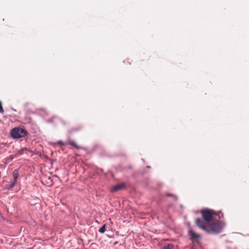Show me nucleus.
<instances>
[{
  "label": "nucleus",
  "instance_id": "obj_1",
  "mask_svg": "<svg viewBox=\"0 0 249 249\" xmlns=\"http://www.w3.org/2000/svg\"><path fill=\"white\" fill-rule=\"evenodd\" d=\"M196 225L208 233L218 234L221 232L224 225L219 220H215L205 225L202 219L198 218L196 220Z\"/></svg>",
  "mask_w": 249,
  "mask_h": 249
},
{
  "label": "nucleus",
  "instance_id": "obj_2",
  "mask_svg": "<svg viewBox=\"0 0 249 249\" xmlns=\"http://www.w3.org/2000/svg\"><path fill=\"white\" fill-rule=\"evenodd\" d=\"M220 213H216L214 211L211 209L201 210V213L203 218L202 220L205 222V225H207L211 222L214 215H218L219 218H220V216L219 215Z\"/></svg>",
  "mask_w": 249,
  "mask_h": 249
},
{
  "label": "nucleus",
  "instance_id": "obj_3",
  "mask_svg": "<svg viewBox=\"0 0 249 249\" xmlns=\"http://www.w3.org/2000/svg\"><path fill=\"white\" fill-rule=\"evenodd\" d=\"M28 133L24 129L17 127L13 128L10 132L11 136L14 139H19L25 137Z\"/></svg>",
  "mask_w": 249,
  "mask_h": 249
},
{
  "label": "nucleus",
  "instance_id": "obj_4",
  "mask_svg": "<svg viewBox=\"0 0 249 249\" xmlns=\"http://www.w3.org/2000/svg\"><path fill=\"white\" fill-rule=\"evenodd\" d=\"M59 144L61 146H65L67 144H70L71 146H73V147H74L75 148H76V149H80L81 148V146L78 145L75 142H74V141H71V140H69V142H63V141H59L58 142H54V143H53L52 144L54 145L55 144Z\"/></svg>",
  "mask_w": 249,
  "mask_h": 249
},
{
  "label": "nucleus",
  "instance_id": "obj_5",
  "mask_svg": "<svg viewBox=\"0 0 249 249\" xmlns=\"http://www.w3.org/2000/svg\"><path fill=\"white\" fill-rule=\"evenodd\" d=\"M189 235L191 240H198L200 238V236L195 232L192 230L189 231Z\"/></svg>",
  "mask_w": 249,
  "mask_h": 249
},
{
  "label": "nucleus",
  "instance_id": "obj_6",
  "mask_svg": "<svg viewBox=\"0 0 249 249\" xmlns=\"http://www.w3.org/2000/svg\"><path fill=\"white\" fill-rule=\"evenodd\" d=\"M124 187V184L123 183L118 184L113 186L111 189L112 192H116L120 190Z\"/></svg>",
  "mask_w": 249,
  "mask_h": 249
},
{
  "label": "nucleus",
  "instance_id": "obj_7",
  "mask_svg": "<svg viewBox=\"0 0 249 249\" xmlns=\"http://www.w3.org/2000/svg\"><path fill=\"white\" fill-rule=\"evenodd\" d=\"M13 175L14 177V180L17 181V178L18 177V170L17 169H15L14 170L13 172Z\"/></svg>",
  "mask_w": 249,
  "mask_h": 249
},
{
  "label": "nucleus",
  "instance_id": "obj_8",
  "mask_svg": "<svg viewBox=\"0 0 249 249\" xmlns=\"http://www.w3.org/2000/svg\"><path fill=\"white\" fill-rule=\"evenodd\" d=\"M174 246L171 244H168L166 246H164L162 249H173Z\"/></svg>",
  "mask_w": 249,
  "mask_h": 249
},
{
  "label": "nucleus",
  "instance_id": "obj_9",
  "mask_svg": "<svg viewBox=\"0 0 249 249\" xmlns=\"http://www.w3.org/2000/svg\"><path fill=\"white\" fill-rule=\"evenodd\" d=\"M106 231V224H104L101 228L99 230V232L103 233Z\"/></svg>",
  "mask_w": 249,
  "mask_h": 249
},
{
  "label": "nucleus",
  "instance_id": "obj_10",
  "mask_svg": "<svg viewBox=\"0 0 249 249\" xmlns=\"http://www.w3.org/2000/svg\"><path fill=\"white\" fill-rule=\"evenodd\" d=\"M27 149L26 148H22L18 151L17 155H22L25 151H27Z\"/></svg>",
  "mask_w": 249,
  "mask_h": 249
},
{
  "label": "nucleus",
  "instance_id": "obj_11",
  "mask_svg": "<svg viewBox=\"0 0 249 249\" xmlns=\"http://www.w3.org/2000/svg\"><path fill=\"white\" fill-rule=\"evenodd\" d=\"M4 112V110L3 109V107H2V104L1 102L0 101V113H3Z\"/></svg>",
  "mask_w": 249,
  "mask_h": 249
},
{
  "label": "nucleus",
  "instance_id": "obj_12",
  "mask_svg": "<svg viewBox=\"0 0 249 249\" xmlns=\"http://www.w3.org/2000/svg\"><path fill=\"white\" fill-rule=\"evenodd\" d=\"M17 181H16V180H14L12 184H10V187L11 188L14 187L15 186L16 184L17 183Z\"/></svg>",
  "mask_w": 249,
  "mask_h": 249
},
{
  "label": "nucleus",
  "instance_id": "obj_13",
  "mask_svg": "<svg viewBox=\"0 0 249 249\" xmlns=\"http://www.w3.org/2000/svg\"><path fill=\"white\" fill-rule=\"evenodd\" d=\"M166 196H173V197H175V196L174 195H172V194H167Z\"/></svg>",
  "mask_w": 249,
  "mask_h": 249
}]
</instances>
